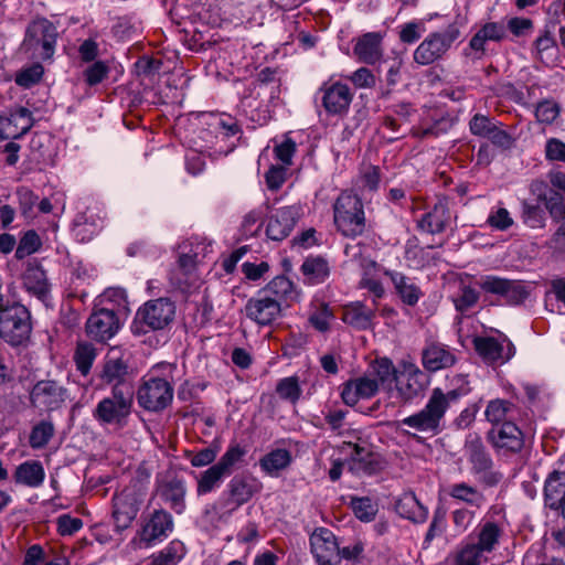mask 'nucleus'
I'll use <instances>...</instances> for the list:
<instances>
[{
  "instance_id": "4",
  "label": "nucleus",
  "mask_w": 565,
  "mask_h": 565,
  "mask_svg": "<svg viewBox=\"0 0 565 565\" xmlns=\"http://www.w3.org/2000/svg\"><path fill=\"white\" fill-rule=\"evenodd\" d=\"M175 305L169 298L161 297L145 302L136 312L131 331L141 335L148 331H160L168 328L174 320Z\"/></svg>"
},
{
  "instance_id": "43",
  "label": "nucleus",
  "mask_w": 565,
  "mask_h": 565,
  "mask_svg": "<svg viewBox=\"0 0 565 565\" xmlns=\"http://www.w3.org/2000/svg\"><path fill=\"white\" fill-rule=\"evenodd\" d=\"M545 504L552 510H558L565 498V472L553 471L545 481Z\"/></svg>"
},
{
  "instance_id": "34",
  "label": "nucleus",
  "mask_w": 565,
  "mask_h": 565,
  "mask_svg": "<svg viewBox=\"0 0 565 565\" xmlns=\"http://www.w3.org/2000/svg\"><path fill=\"white\" fill-rule=\"evenodd\" d=\"M350 470L355 475L371 476L381 469L379 456L360 445H352Z\"/></svg>"
},
{
  "instance_id": "57",
  "label": "nucleus",
  "mask_w": 565,
  "mask_h": 565,
  "mask_svg": "<svg viewBox=\"0 0 565 565\" xmlns=\"http://www.w3.org/2000/svg\"><path fill=\"white\" fill-rule=\"evenodd\" d=\"M351 508L354 512V515L363 522L372 521L377 512L376 505L370 498L366 497L352 498Z\"/></svg>"
},
{
  "instance_id": "29",
  "label": "nucleus",
  "mask_w": 565,
  "mask_h": 565,
  "mask_svg": "<svg viewBox=\"0 0 565 565\" xmlns=\"http://www.w3.org/2000/svg\"><path fill=\"white\" fill-rule=\"evenodd\" d=\"M379 391V381L371 376H360L343 384L341 397L345 405L354 406L360 399H367Z\"/></svg>"
},
{
  "instance_id": "55",
  "label": "nucleus",
  "mask_w": 565,
  "mask_h": 565,
  "mask_svg": "<svg viewBox=\"0 0 565 565\" xmlns=\"http://www.w3.org/2000/svg\"><path fill=\"white\" fill-rule=\"evenodd\" d=\"M425 32V22L423 20H413L399 26L398 38L404 44H414Z\"/></svg>"
},
{
  "instance_id": "61",
  "label": "nucleus",
  "mask_w": 565,
  "mask_h": 565,
  "mask_svg": "<svg viewBox=\"0 0 565 565\" xmlns=\"http://www.w3.org/2000/svg\"><path fill=\"white\" fill-rule=\"evenodd\" d=\"M15 194L21 214L25 217L31 216L34 206L38 203V195L26 186L18 188Z\"/></svg>"
},
{
  "instance_id": "20",
  "label": "nucleus",
  "mask_w": 565,
  "mask_h": 565,
  "mask_svg": "<svg viewBox=\"0 0 565 565\" xmlns=\"http://www.w3.org/2000/svg\"><path fill=\"white\" fill-rule=\"evenodd\" d=\"M475 349L479 355L490 364H503L515 354L513 343L505 337H478L473 340Z\"/></svg>"
},
{
  "instance_id": "24",
  "label": "nucleus",
  "mask_w": 565,
  "mask_h": 565,
  "mask_svg": "<svg viewBox=\"0 0 565 565\" xmlns=\"http://www.w3.org/2000/svg\"><path fill=\"white\" fill-rule=\"evenodd\" d=\"M310 545L319 565H339V545L329 529L316 530L310 536Z\"/></svg>"
},
{
  "instance_id": "23",
  "label": "nucleus",
  "mask_w": 565,
  "mask_h": 565,
  "mask_svg": "<svg viewBox=\"0 0 565 565\" xmlns=\"http://www.w3.org/2000/svg\"><path fill=\"white\" fill-rule=\"evenodd\" d=\"M173 526L172 515L163 509H157L145 520L140 540L147 546H151L167 539L172 533Z\"/></svg>"
},
{
  "instance_id": "14",
  "label": "nucleus",
  "mask_w": 565,
  "mask_h": 565,
  "mask_svg": "<svg viewBox=\"0 0 565 565\" xmlns=\"http://www.w3.org/2000/svg\"><path fill=\"white\" fill-rule=\"evenodd\" d=\"M344 255L348 262L356 264L364 271L361 286L366 288L376 298L383 297L385 292L384 287L382 282L374 277L379 266L373 259L365 256V247L360 243H348L344 246Z\"/></svg>"
},
{
  "instance_id": "51",
  "label": "nucleus",
  "mask_w": 565,
  "mask_h": 565,
  "mask_svg": "<svg viewBox=\"0 0 565 565\" xmlns=\"http://www.w3.org/2000/svg\"><path fill=\"white\" fill-rule=\"evenodd\" d=\"M332 319L333 313L328 303L317 299L312 301L309 322L316 330L320 332L328 331Z\"/></svg>"
},
{
  "instance_id": "26",
  "label": "nucleus",
  "mask_w": 565,
  "mask_h": 565,
  "mask_svg": "<svg viewBox=\"0 0 565 565\" xmlns=\"http://www.w3.org/2000/svg\"><path fill=\"white\" fill-rule=\"evenodd\" d=\"M320 93H322V105L331 115L345 114L353 99V94L349 86L339 82L331 85H323L320 88Z\"/></svg>"
},
{
  "instance_id": "17",
  "label": "nucleus",
  "mask_w": 565,
  "mask_h": 565,
  "mask_svg": "<svg viewBox=\"0 0 565 565\" xmlns=\"http://www.w3.org/2000/svg\"><path fill=\"white\" fill-rule=\"evenodd\" d=\"M119 329L120 321L117 313L105 308L94 311L85 323L87 337L99 343L109 341Z\"/></svg>"
},
{
  "instance_id": "48",
  "label": "nucleus",
  "mask_w": 565,
  "mask_h": 565,
  "mask_svg": "<svg viewBox=\"0 0 565 565\" xmlns=\"http://www.w3.org/2000/svg\"><path fill=\"white\" fill-rule=\"evenodd\" d=\"M227 475L216 465H212L198 477L196 493L204 495L221 487Z\"/></svg>"
},
{
  "instance_id": "42",
  "label": "nucleus",
  "mask_w": 565,
  "mask_h": 565,
  "mask_svg": "<svg viewBox=\"0 0 565 565\" xmlns=\"http://www.w3.org/2000/svg\"><path fill=\"white\" fill-rule=\"evenodd\" d=\"M185 555L182 542L171 541L164 548L137 565H177Z\"/></svg>"
},
{
  "instance_id": "3",
  "label": "nucleus",
  "mask_w": 565,
  "mask_h": 565,
  "mask_svg": "<svg viewBox=\"0 0 565 565\" xmlns=\"http://www.w3.org/2000/svg\"><path fill=\"white\" fill-rule=\"evenodd\" d=\"M463 454L470 466V473L481 486L492 488L502 481L503 475L494 469L493 459L478 434L472 433L467 436Z\"/></svg>"
},
{
  "instance_id": "54",
  "label": "nucleus",
  "mask_w": 565,
  "mask_h": 565,
  "mask_svg": "<svg viewBox=\"0 0 565 565\" xmlns=\"http://www.w3.org/2000/svg\"><path fill=\"white\" fill-rule=\"evenodd\" d=\"M479 298L478 290L470 286H462L458 295L452 298V302L457 311L466 313L478 303Z\"/></svg>"
},
{
  "instance_id": "52",
  "label": "nucleus",
  "mask_w": 565,
  "mask_h": 565,
  "mask_svg": "<svg viewBox=\"0 0 565 565\" xmlns=\"http://www.w3.org/2000/svg\"><path fill=\"white\" fill-rule=\"evenodd\" d=\"M370 376L379 381V387L390 386L397 377L393 363L386 358L376 360L372 364Z\"/></svg>"
},
{
  "instance_id": "53",
  "label": "nucleus",
  "mask_w": 565,
  "mask_h": 565,
  "mask_svg": "<svg viewBox=\"0 0 565 565\" xmlns=\"http://www.w3.org/2000/svg\"><path fill=\"white\" fill-rule=\"evenodd\" d=\"M246 449L238 444L230 445L216 465L230 476L233 468L239 463L246 455Z\"/></svg>"
},
{
  "instance_id": "16",
  "label": "nucleus",
  "mask_w": 565,
  "mask_h": 565,
  "mask_svg": "<svg viewBox=\"0 0 565 565\" xmlns=\"http://www.w3.org/2000/svg\"><path fill=\"white\" fill-rule=\"evenodd\" d=\"M302 215L298 204L276 209L267 220L266 235L269 239L280 242L290 235Z\"/></svg>"
},
{
  "instance_id": "21",
  "label": "nucleus",
  "mask_w": 565,
  "mask_h": 565,
  "mask_svg": "<svg viewBox=\"0 0 565 565\" xmlns=\"http://www.w3.org/2000/svg\"><path fill=\"white\" fill-rule=\"evenodd\" d=\"M497 513V507H492L473 531L476 541H472L487 555L494 552L504 535L503 522L493 520L489 514Z\"/></svg>"
},
{
  "instance_id": "25",
  "label": "nucleus",
  "mask_w": 565,
  "mask_h": 565,
  "mask_svg": "<svg viewBox=\"0 0 565 565\" xmlns=\"http://www.w3.org/2000/svg\"><path fill=\"white\" fill-rule=\"evenodd\" d=\"M457 362L456 350L449 345L429 340L422 351L423 366L429 372L451 367Z\"/></svg>"
},
{
  "instance_id": "37",
  "label": "nucleus",
  "mask_w": 565,
  "mask_h": 565,
  "mask_svg": "<svg viewBox=\"0 0 565 565\" xmlns=\"http://www.w3.org/2000/svg\"><path fill=\"white\" fill-rule=\"evenodd\" d=\"M424 377V373L417 367L408 369L396 377L397 391L403 401H412L422 394Z\"/></svg>"
},
{
  "instance_id": "18",
  "label": "nucleus",
  "mask_w": 565,
  "mask_h": 565,
  "mask_svg": "<svg viewBox=\"0 0 565 565\" xmlns=\"http://www.w3.org/2000/svg\"><path fill=\"white\" fill-rule=\"evenodd\" d=\"M509 40L505 32L504 21H489L482 24L469 41L465 55L472 54L473 60H481L486 55V45L488 42H503Z\"/></svg>"
},
{
  "instance_id": "2",
  "label": "nucleus",
  "mask_w": 565,
  "mask_h": 565,
  "mask_svg": "<svg viewBox=\"0 0 565 565\" xmlns=\"http://www.w3.org/2000/svg\"><path fill=\"white\" fill-rule=\"evenodd\" d=\"M32 315L15 299L0 309V338L12 347L25 344L32 333Z\"/></svg>"
},
{
  "instance_id": "35",
  "label": "nucleus",
  "mask_w": 565,
  "mask_h": 565,
  "mask_svg": "<svg viewBox=\"0 0 565 565\" xmlns=\"http://www.w3.org/2000/svg\"><path fill=\"white\" fill-rule=\"evenodd\" d=\"M448 494L454 500L463 503L467 508L482 510L488 502L486 494L477 486L465 481L450 484Z\"/></svg>"
},
{
  "instance_id": "19",
  "label": "nucleus",
  "mask_w": 565,
  "mask_h": 565,
  "mask_svg": "<svg viewBox=\"0 0 565 565\" xmlns=\"http://www.w3.org/2000/svg\"><path fill=\"white\" fill-rule=\"evenodd\" d=\"M98 377L103 384L110 385L111 391L135 392L129 380V366L122 358L107 355Z\"/></svg>"
},
{
  "instance_id": "56",
  "label": "nucleus",
  "mask_w": 565,
  "mask_h": 565,
  "mask_svg": "<svg viewBox=\"0 0 565 565\" xmlns=\"http://www.w3.org/2000/svg\"><path fill=\"white\" fill-rule=\"evenodd\" d=\"M505 32L510 33L513 38H526L532 34L534 24L529 18L513 17L504 22Z\"/></svg>"
},
{
  "instance_id": "9",
  "label": "nucleus",
  "mask_w": 565,
  "mask_h": 565,
  "mask_svg": "<svg viewBox=\"0 0 565 565\" xmlns=\"http://www.w3.org/2000/svg\"><path fill=\"white\" fill-rule=\"evenodd\" d=\"M459 36L460 30L455 24H450L441 31L431 32L414 51V62L419 65H430L441 60Z\"/></svg>"
},
{
  "instance_id": "36",
  "label": "nucleus",
  "mask_w": 565,
  "mask_h": 565,
  "mask_svg": "<svg viewBox=\"0 0 565 565\" xmlns=\"http://www.w3.org/2000/svg\"><path fill=\"white\" fill-rule=\"evenodd\" d=\"M139 505L136 499L126 493H120L114 498L113 518L118 531L127 529L137 516Z\"/></svg>"
},
{
  "instance_id": "62",
  "label": "nucleus",
  "mask_w": 565,
  "mask_h": 565,
  "mask_svg": "<svg viewBox=\"0 0 565 565\" xmlns=\"http://www.w3.org/2000/svg\"><path fill=\"white\" fill-rule=\"evenodd\" d=\"M555 46V39L547 29L534 42L535 51L542 61L554 55Z\"/></svg>"
},
{
  "instance_id": "13",
  "label": "nucleus",
  "mask_w": 565,
  "mask_h": 565,
  "mask_svg": "<svg viewBox=\"0 0 565 565\" xmlns=\"http://www.w3.org/2000/svg\"><path fill=\"white\" fill-rule=\"evenodd\" d=\"M281 303L278 299L260 290L244 306V315L258 327H271L281 317Z\"/></svg>"
},
{
  "instance_id": "6",
  "label": "nucleus",
  "mask_w": 565,
  "mask_h": 565,
  "mask_svg": "<svg viewBox=\"0 0 565 565\" xmlns=\"http://www.w3.org/2000/svg\"><path fill=\"white\" fill-rule=\"evenodd\" d=\"M334 224L349 237L361 235L365 228V216L360 198L350 192H342L333 204Z\"/></svg>"
},
{
  "instance_id": "59",
  "label": "nucleus",
  "mask_w": 565,
  "mask_h": 565,
  "mask_svg": "<svg viewBox=\"0 0 565 565\" xmlns=\"http://www.w3.org/2000/svg\"><path fill=\"white\" fill-rule=\"evenodd\" d=\"M276 391L281 398L291 403H296L301 395V388L296 376H289L280 380L277 384Z\"/></svg>"
},
{
  "instance_id": "33",
  "label": "nucleus",
  "mask_w": 565,
  "mask_h": 565,
  "mask_svg": "<svg viewBox=\"0 0 565 565\" xmlns=\"http://www.w3.org/2000/svg\"><path fill=\"white\" fill-rule=\"evenodd\" d=\"M450 211L445 200H439L428 212L417 221V226L427 234L444 232L450 221Z\"/></svg>"
},
{
  "instance_id": "28",
  "label": "nucleus",
  "mask_w": 565,
  "mask_h": 565,
  "mask_svg": "<svg viewBox=\"0 0 565 565\" xmlns=\"http://www.w3.org/2000/svg\"><path fill=\"white\" fill-rule=\"evenodd\" d=\"M22 279L25 290L44 305H47L51 299V284L42 266L36 263H29Z\"/></svg>"
},
{
  "instance_id": "64",
  "label": "nucleus",
  "mask_w": 565,
  "mask_h": 565,
  "mask_svg": "<svg viewBox=\"0 0 565 565\" xmlns=\"http://www.w3.org/2000/svg\"><path fill=\"white\" fill-rule=\"evenodd\" d=\"M487 223L494 230L507 231L513 224V218L505 207L491 210L488 215Z\"/></svg>"
},
{
  "instance_id": "60",
  "label": "nucleus",
  "mask_w": 565,
  "mask_h": 565,
  "mask_svg": "<svg viewBox=\"0 0 565 565\" xmlns=\"http://www.w3.org/2000/svg\"><path fill=\"white\" fill-rule=\"evenodd\" d=\"M41 246L40 236L34 231H28L19 242L15 249V257L23 259L26 256L35 253Z\"/></svg>"
},
{
  "instance_id": "15",
  "label": "nucleus",
  "mask_w": 565,
  "mask_h": 565,
  "mask_svg": "<svg viewBox=\"0 0 565 565\" xmlns=\"http://www.w3.org/2000/svg\"><path fill=\"white\" fill-rule=\"evenodd\" d=\"M487 438L493 449L503 456L518 454L524 447L523 433L513 422L493 426L488 431Z\"/></svg>"
},
{
  "instance_id": "7",
  "label": "nucleus",
  "mask_w": 565,
  "mask_h": 565,
  "mask_svg": "<svg viewBox=\"0 0 565 565\" xmlns=\"http://www.w3.org/2000/svg\"><path fill=\"white\" fill-rule=\"evenodd\" d=\"M56 41V26L47 19H36L26 28L22 49L30 56L46 61L51 60L54 55Z\"/></svg>"
},
{
  "instance_id": "31",
  "label": "nucleus",
  "mask_w": 565,
  "mask_h": 565,
  "mask_svg": "<svg viewBox=\"0 0 565 565\" xmlns=\"http://www.w3.org/2000/svg\"><path fill=\"white\" fill-rule=\"evenodd\" d=\"M158 494L177 514H182L186 508V484L183 479L171 478L158 486Z\"/></svg>"
},
{
  "instance_id": "8",
  "label": "nucleus",
  "mask_w": 565,
  "mask_h": 565,
  "mask_svg": "<svg viewBox=\"0 0 565 565\" xmlns=\"http://www.w3.org/2000/svg\"><path fill=\"white\" fill-rule=\"evenodd\" d=\"M172 399L173 386L167 379L157 376L152 372L142 376L137 390V401L140 407L158 413L167 408Z\"/></svg>"
},
{
  "instance_id": "32",
  "label": "nucleus",
  "mask_w": 565,
  "mask_h": 565,
  "mask_svg": "<svg viewBox=\"0 0 565 565\" xmlns=\"http://www.w3.org/2000/svg\"><path fill=\"white\" fill-rule=\"evenodd\" d=\"M384 275L390 277L396 295L399 297L404 305L414 307L418 303L424 296L420 287L413 278L407 277L401 271L384 269Z\"/></svg>"
},
{
  "instance_id": "41",
  "label": "nucleus",
  "mask_w": 565,
  "mask_h": 565,
  "mask_svg": "<svg viewBox=\"0 0 565 565\" xmlns=\"http://www.w3.org/2000/svg\"><path fill=\"white\" fill-rule=\"evenodd\" d=\"M292 457L289 450L277 448L259 459L262 471L270 477H278L279 472L287 469L291 463Z\"/></svg>"
},
{
  "instance_id": "1",
  "label": "nucleus",
  "mask_w": 565,
  "mask_h": 565,
  "mask_svg": "<svg viewBox=\"0 0 565 565\" xmlns=\"http://www.w3.org/2000/svg\"><path fill=\"white\" fill-rule=\"evenodd\" d=\"M396 428L402 435L419 443L424 436L439 435L445 428L444 404L435 397L428 398L420 411L398 420Z\"/></svg>"
},
{
  "instance_id": "12",
  "label": "nucleus",
  "mask_w": 565,
  "mask_h": 565,
  "mask_svg": "<svg viewBox=\"0 0 565 565\" xmlns=\"http://www.w3.org/2000/svg\"><path fill=\"white\" fill-rule=\"evenodd\" d=\"M68 397V390L54 380H41L33 385L30 392L31 405L45 413L61 409Z\"/></svg>"
},
{
  "instance_id": "27",
  "label": "nucleus",
  "mask_w": 565,
  "mask_h": 565,
  "mask_svg": "<svg viewBox=\"0 0 565 565\" xmlns=\"http://www.w3.org/2000/svg\"><path fill=\"white\" fill-rule=\"evenodd\" d=\"M469 129L473 136L487 138L495 146L508 148L511 145V137L486 115L476 114L469 121Z\"/></svg>"
},
{
  "instance_id": "38",
  "label": "nucleus",
  "mask_w": 565,
  "mask_h": 565,
  "mask_svg": "<svg viewBox=\"0 0 565 565\" xmlns=\"http://www.w3.org/2000/svg\"><path fill=\"white\" fill-rule=\"evenodd\" d=\"M45 471L43 465L38 460H26L17 466L13 480L17 484L29 488H39L43 484Z\"/></svg>"
},
{
  "instance_id": "63",
  "label": "nucleus",
  "mask_w": 565,
  "mask_h": 565,
  "mask_svg": "<svg viewBox=\"0 0 565 565\" xmlns=\"http://www.w3.org/2000/svg\"><path fill=\"white\" fill-rule=\"evenodd\" d=\"M109 73V66L104 61H96L89 65L85 72V81L89 86H95L102 83Z\"/></svg>"
},
{
  "instance_id": "45",
  "label": "nucleus",
  "mask_w": 565,
  "mask_h": 565,
  "mask_svg": "<svg viewBox=\"0 0 565 565\" xmlns=\"http://www.w3.org/2000/svg\"><path fill=\"white\" fill-rule=\"evenodd\" d=\"M516 412V407L511 402L498 398L488 403L484 415L493 426H500L505 422H512Z\"/></svg>"
},
{
  "instance_id": "49",
  "label": "nucleus",
  "mask_w": 565,
  "mask_h": 565,
  "mask_svg": "<svg viewBox=\"0 0 565 565\" xmlns=\"http://www.w3.org/2000/svg\"><path fill=\"white\" fill-rule=\"evenodd\" d=\"M97 358V350L94 344L87 341H79L75 348L73 360L77 371L86 376L89 374L94 361Z\"/></svg>"
},
{
  "instance_id": "44",
  "label": "nucleus",
  "mask_w": 565,
  "mask_h": 565,
  "mask_svg": "<svg viewBox=\"0 0 565 565\" xmlns=\"http://www.w3.org/2000/svg\"><path fill=\"white\" fill-rule=\"evenodd\" d=\"M260 291L266 292V295L271 296L279 301L281 299L289 301L300 300V292L296 289L294 282L286 276L275 277Z\"/></svg>"
},
{
  "instance_id": "5",
  "label": "nucleus",
  "mask_w": 565,
  "mask_h": 565,
  "mask_svg": "<svg viewBox=\"0 0 565 565\" xmlns=\"http://www.w3.org/2000/svg\"><path fill=\"white\" fill-rule=\"evenodd\" d=\"M135 392L110 391V394L102 398L94 412V418L100 425H110L124 428L132 413Z\"/></svg>"
},
{
  "instance_id": "46",
  "label": "nucleus",
  "mask_w": 565,
  "mask_h": 565,
  "mask_svg": "<svg viewBox=\"0 0 565 565\" xmlns=\"http://www.w3.org/2000/svg\"><path fill=\"white\" fill-rule=\"evenodd\" d=\"M452 559L454 565H482L488 557L472 541H467L458 545Z\"/></svg>"
},
{
  "instance_id": "47",
  "label": "nucleus",
  "mask_w": 565,
  "mask_h": 565,
  "mask_svg": "<svg viewBox=\"0 0 565 565\" xmlns=\"http://www.w3.org/2000/svg\"><path fill=\"white\" fill-rule=\"evenodd\" d=\"M301 271L308 284L317 285L323 282L329 277L330 268L323 258L310 257L303 262Z\"/></svg>"
},
{
  "instance_id": "58",
  "label": "nucleus",
  "mask_w": 565,
  "mask_h": 565,
  "mask_svg": "<svg viewBox=\"0 0 565 565\" xmlns=\"http://www.w3.org/2000/svg\"><path fill=\"white\" fill-rule=\"evenodd\" d=\"M480 509L461 507L455 509L451 512V520L455 527L462 532H466L476 521L477 513Z\"/></svg>"
},
{
  "instance_id": "22",
  "label": "nucleus",
  "mask_w": 565,
  "mask_h": 565,
  "mask_svg": "<svg viewBox=\"0 0 565 565\" xmlns=\"http://www.w3.org/2000/svg\"><path fill=\"white\" fill-rule=\"evenodd\" d=\"M32 113L25 107H17L0 114V140L18 139L33 126Z\"/></svg>"
},
{
  "instance_id": "39",
  "label": "nucleus",
  "mask_w": 565,
  "mask_h": 565,
  "mask_svg": "<svg viewBox=\"0 0 565 565\" xmlns=\"http://www.w3.org/2000/svg\"><path fill=\"white\" fill-rule=\"evenodd\" d=\"M396 512L404 519L415 523H423L428 516V510L413 492L403 493L395 503Z\"/></svg>"
},
{
  "instance_id": "10",
  "label": "nucleus",
  "mask_w": 565,
  "mask_h": 565,
  "mask_svg": "<svg viewBox=\"0 0 565 565\" xmlns=\"http://www.w3.org/2000/svg\"><path fill=\"white\" fill-rule=\"evenodd\" d=\"M262 482L253 476H235L227 484L230 498L220 500L215 509L220 505L218 513L220 521H226L232 513L241 505L248 502L256 493L260 492Z\"/></svg>"
},
{
  "instance_id": "30",
  "label": "nucleus",
  "mask_w": 565,
  "mask_h": 565,
  "mask_svg": "<svg viewBox=\"0 0 565 565\" xmlns=\"http://www.w3.org/2000/svg\"><path fill=\"white\" fill-rule=\"evenodd\" d=\"M353 54L365 64L374 65L383 57V34L367 32L356 39Z\"/></svg>"
},
{
  "instance_id": "11",
  "label": "nucleus",
  "mask_w": 565,
  "mask_h": 565,
  "mask_svg": "<svg viewBox=\"0 0 565 565\" xmlns=\"http://www.w3.org/2000/svg\"><path fill=\"white\" fill-rule=\"evenodd\" d=\"M479 286L483 291L501 297L511 306L524 303L531 295V286L525 281L501 278L494 275L482 277Z\"/></svg>"
},
{
  "instance_id": "40",
  "label": "nucleus",
  "mask_w": 565,
  "mask_h": 565,
  "mask_svg": "<svg viewBox=\"0 0 565 565\" xmlns=\"http://www.w3.org/2000/svg\"><path fill=\"white\" fill-rule=\"evenodd\" d=\"M375 311L362 302H353L343 310V321L359 330L372 328Z\"/></svg>"
},
{
  "instance_id": "50",
  "label": "nucleus",
  "mask_w": 565,
  "mask_h": 565,
  "mask_svg": "<svg viewBox=\"0 0 565 565\" xmlns=\"http://www.w3.org/2000/svg\"><path fill=\"white\" fill-rule=\"evenodd\" d=\"M55 434V427L51 419H42L36 423L30 433L29 445L32 449L44 448Z\"/></svg>"
}]
</instances>
